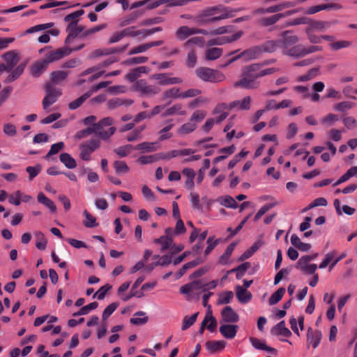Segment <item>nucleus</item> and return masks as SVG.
<instances>
[{
  "label": "nucleus",
  "mask_w": 357,
  "mask_h": 357,
  "mask_svg": "<svg viewBox=\"0 0 357 357\" xmlns=\"http://www.w3.org/2000/svg\"><path fill=\"white\" fill-rule=\"evenodd\" d=\"M229 14L222 6L207 7L193 17L198 25H206L229 17Z\"/></svg>",
  "instance_id": "nucleus-1"
},
{
  "label": "nucleus",
  "mask_w": 357,
  "mask_h": 357,
  "mask_svg": "<svg viewBox=\"0 0 357 357\" xmlns=\"http://www.w3.org/2000/svg\"><path fill=\"white\" fill-rule=\"evenodd\" d=\"M113 123L114 120L111 117L103 118L97 123H93V128L95 131V135L104 141L109 139L114 134L116 129L115 127H110L109 129L105 130V128L110 126Z\"/></svg>",
  "instance_id": "nucleus-2"
},
{
  "label": "nucleus",
  "mask_w": 357,
  "mask_h": 357,
  "mask_svg": "<svg viewBox=\"0 0 357 357\" xmlns=\"http://www.w3.org/2000/svg\"><path fill=\"white\" fill-rule=\"evenodd\" d=\"M196 75L202 80L209 82H220L225 79V75L217 70L200 67L195 70Z\"/></svg>",
  "instance_id": "nucleus-3"
},
{
  "label": "nucleus",
  "mask_w": 357,
  "mask_h": 357,
  "mask_svg": "<svg viewBox=\"0 0 357 357\" xmlns=\"http://www.w3.org/2000/svg\"><path fill=\"white\" fill-rule=\"evenodd\" d=\"M44 89L46 95L42 101V105L43 109L47 110L52 105L57 101L62 92L60 89L53 86L52 83H46Z\"/></svg>",
  "instance_id": "nucleus-4"
},
{
  "label": "nucleus",
  "mask_w": 357,
  "mask_h": 357,
  "mask_svg": "<svg viewBox=\"0 0 357 357\" xmlns=\"http://www.w3.org/2000/svg\"><path fill=\"white\" fill-rule=\"evenodd\" d=\"M50 46H47L39 50L40 54L46 52L44 59L49 64L71 54V50H70V47H64L54 50H50Z\"/></svg>",
  "instance_id": "nucleus-5"
},
{
  "label": "nucleus",
  "mask_w": 357,
  "mask_h": 357,
  "mask_svg": "<svg viewBox=\"0 0 357 357\" xmlns=\"http://www.w3.org/2000/svg\"><path fill=\"white\" fill-rule=\"evenodd\" d=\"M134 87L135 91L139 92L142 96H153L161 91L158 86L149 84L145 79L137 81Z\"/></svg>",
  "instance_id": "nucleus-6"
},
{
  "label": "nucleus",
  "mask_w": 357,
  "mask_h": 357,
  "mask_svg": "<svg viewBox=\"0 0 357 357\" xmlns=\"http://www.w3.org/2000/svg\"><path fill=\"white\" fill-rule=\"evenodd\" d=\"M84 31V26L82 25L75 24L74 22L68 24L66 27L68 36L65 40V44H70L76 38H85L86 36H81Z\"/></svg>",
  "instance_id": "nucleus-7"
},
{
  "label": "nucleus",
  "mask_w": 357,
  "mask_h": 357,
  "mask_svg": "<svg viewBox=\"0 0 357 357\" xmlns=\"http://www.w3.org/2000/svg\"><path fill=\"white\" fill-rule=\"evenodd\" d=\"M194 34L208 35V32L206 29L198 28H190L187 26H182L179 27L176 32V36L180 40H184L190 36Z\"/></svg>",
  "instance_id": "nucleus-8"
},
{
  "label": "nucleus",
  "mask_w": 357,
  "mask_h": 357,
  "mask_svg": "<svg viewBox=\"0 0 357 357\" xmlns=\"http://www.w3.org/2000/svg\"><path fill=\"white\" fill-rule=\"evenodd\" d=\"M150 78L157 80L160 86H167L183 83V79L180 77H169L168 73H155L151 75Z\"/></svg>",
  "instance_id": "nucleus-9"
},
{
  "label": "nucleus",
  "mask_w": 357,
  "mask_h": 357,
  "mask_svg": "<svg viewBox=\"0 0 357 357\" xmlns=\"http://www.w3.org/2000/svg\"><path fill=\"white\" fill-rule=\"evenodd\" d=\"M260 48L257 46L252 47L250 49H248L243 52H242L238 55L231 58L229 59L227 63H226L223 66H227L231 63L235 61L236 60L244 57L246 60H252L257 59L261 55Z\"/></svg>",
  "instance_id": "nucleus-10"
},
{
  "label": "nucleus",
  "mask_w": 357,
  "mask_h": 357,
  "mask_svg": "<svg viewBox=\"0 0 357 357\" xmlns=\"http://www.w3.org/2000/svg\"><path fill=\"white\" fill-rule=\"evenodd\" d=\"M100 146V141L98 139H91L80 146V156H89Z\"/></svg>",
  "instance_id": "nucleus-11"
},
{
  "label": "nucleus",
  "mask_w": 357,
  "mask_h": 357,
  "mask_svg": "<svg viewBox=\"0 0 357 357\" xmlns=\"http://www.w3.org/2000/svg\"><path fill=\"white\" fill-rule=\"evenodd\" d=\"M220 323H236L239 320L238 314L230 307L226 306L221 311Z\"/></svg>",
  "instance_id": "nucleus-12"
},
{
  "label": "nucleus",
  "mask_w": 357,
  "mask_h": 357,
  "mask_svg": "<svg viewBox=\"0 0 357 357\" xmlns=\"http://www.w3.org/2000/svg\"><path fill=\"white\" fill-rule=\"evenodd\" d=\"M282 39L278 40L280 47L287 49L298 42V37L293 34L291 31H285L282 33Z\"/></svg>",
  "instance_id": "nucleus-13"
},
{
  "label": "nucleus",
  "mask_w": 357,
  "mask_h": 357,
  "mask_svg": "<svg viewBox=\"0 0 357 357\" xmlns=\"http://www.w3.org/2000/svg\"><path fill=\"white\" fill-rule=\"evenodd\" d=\"M238 330V326L234 324L223 323L219 328V331L221 335L229 340L234 339Z\"/></svg>",
  "instance_id": "nucleus-14"
},
{
  "label": "nucleus",
  "mask_w": 357,
  "mask_h": 357,
  "mask_svg": "<svg viewBox=\"0 0 357 357\" xmlns=\"http://www.w3.org/2000/svg\"><path fill=\"white\" fill-rule=\"evenodd\" d=\"M295 11H288L286 13H278L270 17H264L259 20V24L263 26H268L277 23L280 19L294 13Z\"/></svg>",
  "instance_id": "nucleus-15"
},
{
  "label": "nucleus",
  "mask_w": 357,
  "mask_h": 357,
  "mask_svg": "<svg viewBox=\"0 0 357 357\" xmlns=\"http://www.w3.org/2000/svg\"><path fill=\"white\" fill-rule=\"evenodd\" d=\"M322 334L320 331H313L309 328L307 332V345H312L313 349L318 347L320 343Z\"/></svg>",
  "instance_id": "nucleus-16"
},
{
  "label": "nucleus",
  "mask_w": 357,
  "mask_h": 357,
  "mask_svg": "<svg viewBox=\"0 0 357 357\" xmlns=\"http://www.w3.org/2000/svg\"><path fill=\"white\" fill-rule=\"evenodd\" d=\"M269 62H264L263 63H253L251 65H249L246 66L243 70V75L249 76L251 78L258 79L259 77H255L256 75L258 76L259 72L260 71V69L261 67L265 65L268 64Z\"/></svg>",
  "instance_id": "nucleus-17"
},
{
  "label": "nucleus",
  "mask_w": 357,
  "mask_h": 357,
  "mask_svg": "<svg viewBox=\"0 0 357 357\" xmlns=\"http://www.w3.org/2000/svg\"><path fill=\"white\" fill-rule=\"evenodd\" d=\"M158 142H144L135 146V149L142 153H152L158 150Z\"/></svg>",
  "instance_id": "nucleus-18"
},
{
  "label": "nucleus",
  "mask_w": 357,
  "mask_h": 357,
  "mask_svg": "<svg viewBox=\"0 0 357 357\" xmlns=\"http://www.w3.org/2000/svg\"><path fill=\"white\" fill-rule=\"evenodd\" d=\"M206 349L211 354H215L222 351L226 347V342L223 340L207 341L205 344Z\"/></svg>",
  "instance_id": "nucleus-19"
},
{
  "label": "nucleus",
  "mask_w": 357,
  "mask_h": 357,
  "mask_svg": "<svg viewBox=\"0 0 357 357\" xmlns=\"http://www.w3.org/2000/svg\"><path fill=\"white\" fill-rule=\"evenodd\" d=\"M249 340L253 347L258 350H264L268 352H271L275 354H277V350L273 347H268L264 341H262L257 337H250Z\"/></svg>",
  "instance_id": "nucleus-20"
},
{
  "label": "nucleus",
  "mask_w": 357,
  "mask_h": 357,
  "mask_svg": "<svg viewBox=\"0 0 357 357\" xmlns=\"http://www.w3.org/2000/svg\"><path fill=\"white\" fill-rule=\"evenodd\" d=\"M256 79L249 76L243 75V77L236 83V86L245 89H257L259 86V82H257Z\"/></svg>",
  "instance_id": "nucleus-21"
},
{
  "label": "nucleus",
  "mask_w": 357,
  "mask_h": 357,
  "mask_svg": "<svg viewBox=\"0 0 357 357\" xmlns=\"http://www.w3.org/2000/svg\"><path fill=\"white\" fill-rule=\"evenodd\" d=\"M3 59L6 63L7 68L10 70L19 62V57L15 51H9L3 54Z\"/></svg>",
  "instance_id": "nucleus-22"
},
{
  "label": "nucleus",
  "mask_w": 357,
  "mask_h": 357,
  "mask_svg": "<svg viewBox=\"0 0 357 357\" xmlns=\"http://www.w3.org/2000/svg\"><path fill=\"white\" fill-rule=\"evenodd\" d=\"M49 63L44 59L35 62L31 68V73L34 77H39L47 68Z\"/></svg>",
  "instance_id": "nucleus-23"
},
{
  "label": "nucleus",
  "mask_w": 357,
  "mask_h": 357,
  "mask_svg": "<svg viewBox=\"0 0 357 357\" xmlns=\"http://www.w3.org/2000/svg\"><path fill=\"white\" fill-rule=\"evenodd\" d=\"M236 295L241 303H247L252 299V294L240 285L236 287Z\"/></svg>",
  "instance_id": "nucleus-24"
},
{
  "label": "nucleus",
  "mask_w": 357,
  "mask_h": 357,
  "mask_svg": "<svg viewBox=\"0 0 357 357\" xmlns=\"http://www.w3.org/2000/svg\"><path fill=\"white\" fill-rule=\"evenodd\" d=\"M271 333L274 335H283L289 337L291 335V331L285 326L284 321H282L276 324L272 329Z\"/></svg>",
  "instance_id": "nucleus-25"
},
{
  "label": "nucleus",
  "mask_w": 357,
  "mask_h": 357,
  "mask_svg": "<svg viewBox=\"0 0 357 357\" xmlns=\"http://www.w3.org/2000/svg\"><path fill=\"white\" fill-rule=\"evenodd\" d=\"M186 114V111L183 109V105L181 103L174 104L173 106L169 107L162 114V116L165 117L172 115H181L184 116Z\"/></svg>",
  "instance_id": "nucleus-26"
},
{
  "label": "nucleus",
  "mask_w": 357,
  "mask_h": 357,
  "mask_svg": "<svg viewBox=\"0 0 357 357\" xmlns=\"http://www.w3.org/2000/svg\"><path fill=\"white\" fill-rule=\"evenodd\" d=\"M133 103V100L130 99H122L120 98H114L110 99L108 102V108L109 109H114L121 105L130 106Z\"/></svg>",
  "instance_id": "nucleus-27"
},
{
  "label": "nucleus",
  "mask_w": 357,
  "mask_h": 357,
  "mask_svg": "<svg viewBox=\"0 0 357 357\" xmlns=\"http://www.w3.org/2000/svg\"><path fill=\"white\" fill-rule=\"evenodd\" d=\"M258 47L260 48L261 54H262L263 52L272 53L280 46L279 40H268L261 45H258Z\"/></svg>",
  "instance_id": "nucleus-28"
},
{
  "label": "nucleus",
  "mask_w": 357,
  "mask_h": 357,
  "mask_svg": "<svg viewBox=\"0 0 357 357\" xmlns=\"http://www.w3.org/2000/svg\"><path fill=\"white\" fill-rule=\"evenodd\" d=\"M68 75V73L63 70H56L51 73V81L48 83H52V85L60 84L64 81Z\"/></svg>",
  "instance_id": "nucleus-29"
},
{
  "label": "nucleus",
  "mask_w": 357,
  "mask_h": 357,
  "mask_svg": "<svg viewBox=\"0 0 357 357\" xmlns=\"http://www.w3.org/2000/svg\"><path fill=\"white\" fill-rule=\"evenodd\" d=\"M309 263L304 259H299L297 262L298 268L307 274H314L317 268V266L315 264H309Z\"/></svg>",
  "instance_id": "nucleus-30"
},
{
  "label": "nucleus",
  "mask_w": 357,
  "mask_h": 357,
  "mask_svg": "<svg viewBox=\"0 0 357 357\" xmlns=\"http://www.w3.org/2000/svg\"><path fill=\"white\" fill-rule=\"evenodd\" d=\"M183 174L186 176L185 187L191 190L195 186L194 178L196 176L195 172L191 168H184L182 171Z\"/></svg>",
  "instance_id": "nucleus-31"
},
{
  "label": "nucleus",
  "mask_w": 357,
  "mask_h": 357,
  "mask_svg": "<svg viewBox=\"0 0 357 357\" xmlns=\"http://www.w3.org/2000/svg\"><path fill=\"white\" fill-rule=\"evenodd\" d=\"M291 243L299 250L303 252H307L311 248L310 244L302 242L299 237L296 234H293L291 236Z\"/></svg>",
  "instance_id": "nucleus-32"
},
{
  "label": "nucleus",
  "mask_w": 357,
  "mask_h": 357,
  "mask_svg": "<svg viewBox=\"0 0 357 357\" xmlns=\"http://www.w3.org/2000/svg\"><path fill=\"white\" fill-rule=\"evenodd\" d=\"M284 54L296 58L303 57L305 56L304 46L302 45H295L293 47L287 50L284 52Z\"/></svg>",
  "instance_id": "nucleus-33"
},
{
  "label": "nucleus",
  "mask_w": 357,
  "mask_h": 357,
  "mask_svg": "<svg viewBox=\"0 0 357 357\" xmlns=\"http://www.w3.org/2000/svg\"><path fill=\"white\" fill-rule=\"evenodd\" d=\"M218 202L222 206L231 208H236L238 207V204L236 200L231 196H222L218 198Z\"/></svg>",
  "instance_id": "nucleus-34"
},
{
  "label": "nucleus",
  "mask_w": 357,
  "mask_h": 357,
  "mask_svg": "<svg viewBox=\"0 0 357 357\" xmlns=\"http://www.w3.org/2000/svg\"><path fill=\"white\" fill-rule=\"evenodd\" d=\"M146 128V126H140L129 133L126 137L128 142H135L142 138V132Z\"/></svg>",
  "instance_id": "nucleus-35"
},
{
  "label": "nucleus",
  "mask_w": 357,
  "mask_h": 357,
  "mask_svg": "<svg viewBox=\"0 0 357 357\" xmlns=\"http://www.w3.org/2000/svg\"><path fill=\"white\" fill-rule=\"evenodd\" d=\"M24 66L23 64H20L17 66L12 73L6 77V79L4 80L5 83H10L15 79H17L24 72Z\"/></svg>",
  "instance_id": "nucleus-36"
},
{
  "label": "nucleus",
  "mask_w": 357,
  "mask_h": 357,
  "mask_svg": "<svg viewBox=\"0 0 357 357\" xmlns=\"http://www.w3.org/2000/svg\"><path fill=\"white\" fill-rule=\"evenodd\" d=\"M299 144H292L288 149L285 150L284 153L285 155H290L292 153L293 151H296L295 155L296 156L300 155H304V156H308L310 153L305 150V149L303 146H301L298 148Z\"/></svg>",
  "instance_id": "nucleus-37"
},
{
  "label": "nucleus",
  "mask_w": 357,
  "mask_h": 357,
  "mask_svg": "<svg viewBox=\"0 0 357 357\" xmlns=\"http://www.w3.org/2000/svg\"><path fill=\"white\" fill-rule=\"evenodd\" d=\"M172 238L167 236H162L158 238L154 239L153 241L155 243L161 245L162 252H164L168 248H169L172 244Z\"/></svg>",
  "instance_id": "nucleus-38"
},
{
  "label": "nucleus",
  "mask_w": 357,
  "mask_h": 357,
  "mask_svg": "<svg viewBox=\"0 0 357 357\" xmlns=\"http://www.w3.org/2000/svg\"><path fill=\"white\" fill-rule=\"evenodd\" d=\"M38 201L47 206L52 212L56 211V207L54 203L47 198L43 192H40L38 195Z\"/></svg>",
  "instance_id": "nucleus-39"
},
{
  "label": "nucleus",
  "mask_w": 357,
  "mask_h": 357,
  "mask_svg": "<svg viewBox=\"0 0 357 357\" xmlns=\"http://www.w3.org/2000/svg\"><path fill=\"white\" fill-rule=\"evenodd\" d=\"M91 96L90 93L88 91L84 93L82 96L77 98L76 100L70 102L68 104V107L70 109L74 110L79 107L84 101L88 99Z\"/></svg>",
  "instance_id": "nucleus-40"
},
{
  "label": "nucleus",
  "mask_w": 357,
  "mask_h": 357,
  "mask_svg": "<svg viewBox=\"0 0 357 357\" xmlns=\"http://www.w3.org/2000/svg\"><path fill=\"white\" fill-rule=\"evenodd\" d=\"M127 45L120 47V48H115V47H111V48H105V49H99L96 50L94 52L96 56H101V55H109L112 54L116 52H121L124 51V50L127 47Z\"/></svg>",
  "instance_id": "nucleus-41"
},
{
  "label": "nucleus",
  "mask_w": 357,
  "mask_h": 357,
  "mask_svg": "<svg viewBox=\"0 0 357 357\" xmlns=\"http://www.w3.org/2000/svg\"><path fill=\"white\" fill-rule=\"evenodd\" d=\"M222 53V50L218 47L208 48L206 51V59L213 61L218 59Z\"/></svg>",
  "instance_id": "nucleus-42"
},
{
  "label": "nucleus",
  "mask_w": 357,
  "mask_h": 357,
  "mask_svg": "<svg viewBox=\"0 0 357 357\" xmlns=\"http://www.w3.org/2000/svg\"><path fill=\"white\" fill-rule=\"evenodd\" d=\"M197 127V123L190 120L189 122L184 123L178 128V133L180 135H186L193 132Z\"/></svg>",
  "instance_id": "nucleus-43"
},
{
  "label": "nucleus",
  "mask_w": 357,
  "mask_h": 357,
  "mask_svg": "<svg viewBox=\"0 0 357 357\" xmlns=\"http://www.w3.org/2000/svg\"><path fill=\"white\" fill-rule=\"evenodd\" d=\"M286 290L284 287L279 288L275 293H273L268 299L270 305H273L278 303L283 297Z\"/></svg>",
  "instance_id": "nucleus-44"
},
{
  "label": "nucleus",
  "mask_w": 357,
  "mask_h": 357,
  "mask_svg": "<svg viewBox=\"0 0 357 357\" xmlns=\"http://www.w3.org/2000/svg\"><path fill=\"white\" fill-rule=\"evenodd\" d=\"M136 316H139V317H143L142 318H139V317L131 318L130 321L131 324H132L134 325H143V324H145L149 320V318L147 316H146V313L144 312H142V311L137 312L134 314V317H136Z\"/></svg>",
  "instance_id": "nucleus-45"
},
{
  "label": "nucleus",
  "mask_w": 357,
  "mask_h": 357,
  "mask_svg": "<svg viewBox=\"0 0 357 357\" xmlns=\"http://www.w3.org/2000/svg\"><path fill=\"white\" fill-rule=\"evenodd\" d=\"M84 13V10L83 9L78 10L75 12L70 13L65 16L64 20L68 24L75 23V24H78L79 17L82 16Z\"/></svg>",
  "instance_id": "nucleus-46"
},
{
  "label": "nucleus",
  "mask_w": 357,
  "mask_h": 357,
  "mask_svg": "<svg viewBox=\"0 0 357 357\" xmlns=\"http://www.w3.org/2000/svg\"><path fill=\"white\" fill-rule=\"evenodd\" d=\"M234 297V294L231 291H226L219 295L217 301L218 305L228 304L231 302Z\"/></svg>",
  "instance_id": "nucleus-47"
},
{
  "label": "nucleus",
  "mask_w": 357,
  "mask_h": 357,
  "mask_svg": "<svg viewBox=\"0 0 357 357\" xmlns=\"http://www.w3.org/2000/svg\"><path fill=\"white\" fill-rule=\"evenodd\" d=\"M134 150H136L135 146H133L132 144H126L125 146H122L116 149L115 153L119 156H127L128 155L130 154Z\"/></svg>",
  "instance_id": "nucleus-48"
},
{
  "label": "nucleus",
  "mask_w": 357,
  "mask_h": 357,
  "mask_svg": "<svg viewBox=\"0 0 357 357\" xmlns=\"http://www.w3.org/2000/svg\"><path fill=\"white\" fill-rule=\"evenodd\" d=\"M324 150H329L332 155H335L336 153V147L331 142H327L325 146H317L314 147V152L316 154H319Z\"/></svg>",
  "instance_id": "nucleus-49"
},
{
  "label": "nucleus",
  "mask_w": 357,
  "mask_h": 357,
  "mask_svg": "<svg viewBox=\"0 0 357 357\" xmlns=\"http://www.w3.org/2000/svg\"><path fill=\"white\" fill-rule=\"evenodd\" d=\"M174 126V123H168L165 127H164L162 129H161L159 132L160 137L159 140L160 141H164L165 139H168L171 138L173 135L172 133L169 132V130L172 129V128Z\"/></svg>",
  "instance_id": "nucleus-50"
},
{
  "label": "nucleus",
  "mask_w": 357,
  "mask_h": 357,
  "mask_svg": "<svg viewBox=\"0 0 357 357\" xmlns=\"http://www.w3.org/2000/svg\"><path fill=\"white\" fill-rule=\"evenodd\" d=\"M197 150L193 149H183L180 150H173L168 153L167 156H188L195 154Z\"/></svg>",
  "instance_id": "nucleus-51"
},
{
  "label": "nucleus",
  "mask_w": 357,
  "mask_h": 357,
  "mask_svg": "<svg viewBox=\"0 0 357 357\" xmlns=\"http://www.w3.org/2000/svg\"><path fill=\"white\" fill-rule=\"evenodd\" d=\"M123 34L124 37L129 36V37H137L138 36L142 35L144 36L143 29L140 30H136L135 26H129L122 30Z\"/></svg>",
  "instance_id": "nucleus-52"
},
{
  "label": "nucleus",
  "mask_w": 357,
  "mask_h": 357,
  "mask_svg": "<svg viewBox=\"0 0 357 357\" xmlns=\"http://www.w3.org/2000/svg\"><path fill=\"white\" fill-rule=\"evenodd\" d=\"M35 237L36 239V246L38 250H43L45 249L47 245V240L44 234L40 231H36L35 233Z\"/></svg>",
  "instance_id": "nucleus-53"
},
{
  "label": "nucleus",
  "mask_w": 357,
  "mask_h": 357,
  "mask_svg": "<svg viewBox=\"0 0 357 357\" xmlns=\"http://www.w3.org/2000/svg\"><path fill=\"white\" fill-rule=\"evenodd\" d=\"M236 245V244L235 243H231L227 246L224 254L221 255L219 258V262L220 264H224L227 263L230 256L231 255L232 252L234 250Z\"/></svg>",
  "instance_id": "nucleus-54"
},
{
  "label": "nucleus",
  "mask_w": 357,
  "mask_h": 357,
  "mask_svg": "<svg viewBox=\"0 0 357 357\" xmlns=\"http://www.w3.org/2000/svg\"><path fill=\"white\" fill-rule=\"evenodd\" d=\"M198 316V312H196L191 315L190 317H185L182 321V331H185L189 328L191 326H192L196 321Z\"/></svg>",
  "instance_id": "nucleus-55"
},
{
  "label": "nucleus",
  "mask_w": 357,
  "mask_h": 357,
  "mask_svg": "<svg viewBox=\"0 0 357 357\" xmlns=\"http://www.w3.org/2000/svg\"><path fill=\"white\" fill-rule=\"evenodd\" d=\"M181 93L179 88L172 87L166 90L163 93V99L167 98H181Z\"/></svg>",
  "instance_id": "nucleus-56"
},
{
  "label": "nucleus",
  "mask_w": 357,
  "mask_h": 357,
  "mask_svg": "<svg viewBox=\"0 0 357 357\" xmlns=\"http://www.w3.org/2000/svg\"><path fill=\"white\" fill-rule=\"evenodd\" d=\"M83 215L86 218V220L83 222V224L85 227L92 228L98 226L96 218L90 214L86 210L84 211Z\"/></svg>",
  "instance_id": "nucleus-57"
},
{
  "label": "nucleus",
  "mask_w": 357,
  "mask_h": 357,
  "mask_svg": "<svg viewBox=\"0 0 357 357\" xmlns=\"http://www.w3.org/2000/svg\"><path fill=\"white\" fill-rule=\"evenodd\" d=\"M203 261V260L200 259L199 258H197L192 261L188 262L185 264L181 268L178 272V274L179 276H182L188 269L192 268L199 264H201Z\"/></svg>",
  "instance_id": "nucleus-58"
},
{
  "label": "nucleus",
  "mask_w": 357,
  "mask_h": 357,
  "mask_svg": "<svg viewBox=\"0 0 357 357\" xmlns=\"http://www.w3.org/2000/svg\"><path fill=\"white\" fill-rule=\"evenodd\" d=\"M207 319H209V324L207 325L206 328L211 332H213L217 327V321L215 318L213 316L211 305L208 306Z\"/></svg>",
  "instance_id": "nucleus-59"
},
{
  "label": "nucleus",
  "mask_w": 357,
  "mask_h": 357,
  "mask_svg": "<svg viewBox=\"0 0 357 357\" xmlns=\"http://www.w3.org/2000/svg\"><path fill=\"white\" fill-rule=\"evenodd\" d=\"M98 303L97 302H93L82 307L77 312L74 313L73 316L84 315L89 313L90 311L95 310L98 307Z\"/></svg>",
  "instance_id": "nucleus-60"
},
{
  "label": "nucleus",
  "mask_w": 357,
  "mask_h": 357,
  "mask_svg": "<svg viewBox=\"0 0 357 357\" xmlns=\"http://www.w3.org/2000/svg\"><path fill=\"white\" fill-rule=\"evenodd\" d=\"M356 104L354 102H351L349 101H343L337 103L335 107V109L339 112H344L347 110L351 109Z\"/></svg>",
  "instance_id": "nucleus-61"
},
{
  "label": "nucleus",
  "mask_w": 357,
  "mask_h": 357,
  "mask_svg": "<svg viewBox=\"0 0 357 357\" xmlns=\"http://www.w3.org/2000/svg\"><path fill=\"white\" fill-rule=\"evenodd\" d=\"M310 25L313 29L324 31L330 27L331 23L325 21H312Z\"/></svg>",
  "instance_id": "nucleus-62"
},
{
  "label": "nucleus",
  "mask_w": 357,
  "mask_h": 357,
  "mask_svg": "<svg viewBox=\"0 0 357 357\" xmlns=\"http://www.w3.org/2000/svg\"><path fill=\"white\" fill-rule=\"evenodd\" d=\"M64 143L59 142L52 145L50 150L45 156H52L57 154L60 151L64 148Z\"/></svg>",
  "instance_id": "nucleus-63"
},
{
  "label": "nucleus",
  "mask_w": 357,
  "mask_h": 357,
  "mask_svg": "<svg viewBox=\"0 0 357 357\" xmlns=\"http://www.w3.org/2000/svg\"><path fill=\"white\" fill-rule=\"evenodd\" d=\"M351 45V43L348 40H340L333 43L330 45L331 50L337 51L342 48H347Z\"/></svg>",
  "instance_id": "nucleus-64"
}]
</instances>
